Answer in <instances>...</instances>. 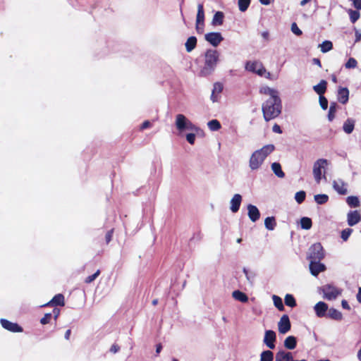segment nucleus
<instances>
[{
  "label": "nucleus",
  "mask_w": 361,
  "mask_h": 361,
  "mask_svg": "<svg viewBox=\"0 0 361 361\" xmlns=\"http://www.w3.org/2000/svg\"><path fill=\"white\" fill-rule=\"evenodd\" d=\"M251 0H238V5L240 11L245 12L250 6Z\"/></svg>",
  "instance_id": "41"
},
{
  "label": "nucleus",
  "mask_w": 361,
  "mask_h": 361,
  "mask_svg": "<svg viewBox=\"0 0 361 361\" xmlns=\"http://www.w3.org/2000/svg\"><path fill=\"white\" fill-rule=\"evenodd\" d=\"M338 104L335 102H331L330 104L327 118L329 121H332L335 118V114L336 112Z\"/></svg>",
  "instance_id": "31"
},
{
  "label": "nucleus",
  "mask_w": 361,
  "mask_h": 361,
  "mask_svg": "<svg viewBox=\"0 0 361 361\" xmlns=\"http://www.w3.org/2000/svg\"><path fill=\"white\" fill-rule=\"evenodd\" d=\"M347 183H345L342 179H338L333 181V188L339 195H346L348 192Z\"/></svg>",
  "instance_id": "13"
},
{
  "label": "nucleus",
  "mask_w": 361,
  "mask_h": 361,
  "mask_svg": "<svg viewBox=\"0 0 361 361\" xmlns=\"http://www.w3.org/2000/svg\"><path fill=\"white\" fill-rule=\"evenodd\" d=\"M300 226L302 229L309 230L312 226V219L309 217L304 216L300 219Z\"/></svg>",
  "instance_id": "37"
},
{
  "label": "nucleus",
  "mask_w": 361,
  "mask_h": 361,
  "mask_svg": "<svg viewBox=\"0 0 361 361\" xmlns=\"http://www.w3.org/2000/svg\"><path fill=\"white\" fill-rule=\"evenodd\" d=\"M120 350V346L117 344H113L110 348V352L112 353H116L119 351Z\"/></svg>",
  "instance_id": "59"
},
{
  "label": "nucleus",
  "mask_w": 361,
  "mask_h": 361,
  "mask_svg": "<svg viewBox=\"0 0 361 361\" xmlns=\"http://www.w3.org/2000/svg\"><path fill=\"white\" fill-rule=\"evenodd\" d=\"M348 13L350 16V20L353 23H355L360 18V13L358 10L349 9Z\"/></svg>",
  "instance_id": "43"
},
{
  "label": "nucleus",
  "mask_w": 361,
  "mask_h": 361,
  "mask_svg": "<svg viewBox=\"0 0 361 361\" xmlns=\"http://www.w3.org/2000/svg\"><path fill=\"white\" fill-rule=\"evenodd\" d=\"M306 193L303 190L297 192L295 195V200L298 204H302L305 200Z\"/></svg>",
  "instance_id": "45"
},
{
  "label": "nucleus",
  "mask_w": 361,
  "mask_h": 361,
  "mask_svg": "<svg viewBox=\"0 0 361 361\" xmlns=\"http://www.w3.org/2000/svg\"><path fill=\"white\" fill-rule=\"evenodd\" d=\"M204 39L212 46L216 47L224 40V37L221 32H211L205 34Z\"/></svg>",
  "instance_id": "8"
},
{
  "label": "nucleus",
  "mask_w": 361,
  "mask_h": 361,
  "mask_svg": "<svg viewBox=\"0 0 361 361\" xmlns=\"http://www.w3.org/2000/svg\"><path fill=\"white\" fill-rule=\"evenodd\" d=\"M274 353L269 350H264L260 355V361H273Z\"/></svg>",
  "instance_id": "36"
},
{
  "label": "nucleus",
  "mask_w": 361,
  "mask_h": 361,
  "mask_svg": "<svg viewBox=\"0 0 361 361\" xmlns=\"http://www.w3.org/2000/svg\"><path fill=\"white\" fill-rule=\"evenodd\" d=\"M265 228L269 231H273L276 226V219L274 216H268L264 220Z\"/></svg>",
  "instance_id": "32"
},
{
  "label": "nucleus",
  "mask_w": 361,
  "mask_h": 361,
  "mask_svg": "<svg viewBox=\"0 0 361 361\" xmlns=\"http://www.w3.org/2000/svg\"><path fill=\"white\" fill-rule=\"evenodd\" d=\"M328 161L325 159H319L317 160L313 166V174L315 180L319 183L322 179V169H324L325 166L327 165Z\"/></svg>",
  "instance_id": "7"
},
{
  "label": "nucleus",
  "mask_w": 361,
  "mask_h": 361,
  "mask_svg": "<svg viewBox=\"0 0 361 361\" xmlns=\"http://www.w3.org/2000/svg\"><path fill=\"white\" fill-rule=\"evenodd\" d=\"M272 130L273 132L276 133H279V134H281L282 133V130H281V128L279 125L275 123L273 127H272Z\"/></svg>",
  "instance_id": "58"
},
{
  "label": "nucleus",
  "mask_w": 361,
  "mask_h": 361,
  "mask_svg": "<svg viewBox=\"0 0 361 361\" xmlns=\"http://www.w3.org/2000/svg\"><path fill=\"white\" fill-rule=\"evenodd\" d=\"M220 54L216 49H209L204 53V64L200 71V75L207 77L212 74L219 61Z\"/></svg>",
  "instance_id": "2"
},
{
  "label": "nucleus",
  "mask_w": 361,
  "mask_h": 361,
  "mask_svg": "<svg viewBox=\"0 0 361 361\" xmlns=\"http://www.w3.org/2000/svg\"><path fill=\"white\" fill-rule=\"evenodd\" d=\"M276 341V334L273 330H266L264 332V336L263 339V343L269 348L274 349L276 345L275 343Z\"/></svg>",
  "instance_id": "9"
},
{
  "label": "nucleus",
  "mask_w": 361,
  "mask_h": 361,
  "mask_svg": "<svg viewBox=\"0 0 361 361\" xmlns=\"http://www.w3.org/2000/svg\"><path fill=\"white\" fill-rule=\"evenodd\" d=\"M284 303L290 307H295L297 305L294 296L291 294H286L284 298Z\"/></svg>",
  "instance_id": "38"
},
{
  "label": "nucleus",
  "mask_w": 361,
  "mask_h": 361,
  "mask_svg": "<svg viewBox=\"0 0 361 361\" xmlns=\"http://www.w3.org/2000/svg\"><path fill=\"white\" fill-rule=\"evenodd\" d=\"M175 125L180 132L195 130L197 129V127L185 115L181 114L176 116Z\"/></svg>",
  "instance_id": "4"
},
{
  "label": "nucleus",
  "mask_w": 361,
  "mask_h": 361,
  "mask_svg": "<svg viewBox=\"0 0 361 361\" xmlns=\"http://www.w3.org/2000/svg\"><path fill=\"white\" fill-rule=\"evenodd\" d=\"M265 73H266V69L263 66L262 63H260V66H258V68L257 69V71L255 72V73L259 76H262V75H264V74Z\"/></svg>",
  "instance_id": "53"
},
{
  "label": "nucleus",
  "mask_w": 361,
  "mask_h": 361,
  "mask_svg": "<svg viewBox=\"0 0 361 361\" xmlns=\"http://www.w3.org/2000/svg\"><path fill=\"white\" fill-rule=\"evenodd\" d=\"M247 211V215L252 222H256L260 218L259 210L255 205L248 204Z\"/></svg>",
  "instance_id": "16"
},
{
  "label": "nucleus",
  "mask_w": 361,
  "mask_h": 361,
  "mask_svg": "<svg viewBox=\"0 0 361 361\" xmlns=\"http://www.w3.org/2000/svg\"><path fill=\"white\" fill-rule=\"evenodd\" d=\"M197 39L195 36L189 37L185 44L188 52H191L197 46Z\"/></svg>",
  "instance_id": "24"
},
{
  "label": "nucleus",
  "mask_w": 361,
  "mask_h": 361,
  "mask_svg": "<svg viewBox=\"0 0 361 361\" xmlns=\"http://www.w3.org/2000/svg\"><path fill=\"white\" fill-rule=\"evenodd\" d=\"M196 23L202 24V25H204V10L203 4H202V3H200L197 5Z\"/></svg>",
  "instance_id": "21"
},
{
  "label": "nucleus",
  "mask_w": 361,
  "mask_h": 361,
  "mask_svg": "<svg viewBox=\"0 0 361 361\" xmlns=\"http://www.w3.org/2000/svg\"><path fill=\"white\" fill-rule=\"evenodd\" d=\"M196 30L197 33L202 34L204 32V25H202V24H197L195 26Z\"/></svg>",
  "instance_id": "64"
},
{
  "label": "nucleus",
  "mask_w": 361,
  "mask_h": 361,
  "mask_svg": "<svg viewBox=\"0 0 361 361\" xmlns=\"http://www.w3.org/2000/svg\"><path fill=\"white\" fill-rule=\"evenodd\" d=\"M329 199V196L326 194H317L314 196V200L318 204H326Z\"/></svg>",
  "instance_id": "39"
},
{
  "label": "nucleus",
  "mask_w": 361,
  "mask_h": 361,
  "mask_svg": "<svg viewBox=\"0 0 361 361\" xmlns=\"http://www.w3.org/2000/svg\"><path fill=\"white\" fill-rule=\"evenodd\" d=\"M291 31L297 36H300L302 34V30L298 27L296 23H293L291 25Z\"/></svg>",
  "instance_id": "51"
},
{
  "label": "nucleus",
  "mask_w": 361,
  "mask_h": 361,
  "mask_svg": "<svg viewBox=\"0 0 361 361\" xmlns=\"http://www.w3.org/2000/svg\"><path fill=\"white\" fill-rule=\"evenodd\" d=\"M328 310V305L322 301L318 302L314 306V311L318 317H323Z\"/></svg>",
  "instance_id": "19"
},
{
  "label": "nucleus",
  "mask_w": 361,
  "mask_h": 361,
  "mask_svg": "<svg viewBox=\"0 0 361 361\" xmlns=\"http://www.w3.org/2000/svg\"><path fill=\"white\" fill-rule=\"evenodd\" d=\"M51 313H52V316L54 317V320L56 321L57 318L59 317V316L60 314V310L55 307V308H54Z\"/></svg>",
  "instance_id": "60"
},
{
  "label": "nucleus",
  "mask_w": 361,
  "mask_h": 361,
  "mask_svg": "<svg viewBox=\"0 0 361 361\" xmlns=\"http://www.w3.org/2000/svg\"><path fill=\"white\" fill-rule=\"evenodd\" d=\"M361 221V215L358 211H350L347 215V222L350 226H353Z\"/></svg>",
  "instance_id": "14"
},
{
  "label": "nucleus",
  "mask_w": 361,
  "mask_h": 361,
  "mask_svg": "<svg viewBox=\"0 0 361 361\" xmlns=\"http://www.w3.org/2000/svg\"><path fill=\"white\" fill-rule=\"evenodd\" d=\"M355 34V43H357L361 40V30L357 29L355 27H353Z\"/></svg>",
  "instance_id": "54"
},
{
  "label": "nucleus",
  "mask_w": 361,
  "mask_h": 361,
  "mask_svg": "<svg viewBox=\"0 0 361 361\" xmlns=\"http://www.w3.org/2000/svg\"><path fill=\"white\" fill-rule=\"evenodd\" d=\"M341 306L345 310H350V307L348 301L345 300H343L341 301Z\"/></svg>",
  "instance_id": "63"
},
{
  "label": "nucleus",
  "mask_w": 361,
  "mask_h": 361,
  "mask_svg": "<svg viewBox=\"0 0 361 361\" xmlns=\"http://www.w3.org/2000/svg\"><path fill=\"white\" fill-rule=\"evenodd\" d=\"M271 169L277 177L283 178L285 176V173L283 171L281 166L279 162H274L271 164Z\"/></svg>",
  "instance_id": "29"
},
{
  "label": "nucleus",
  "mask_w": 361,
  "mask_h": 361,
  "mask_svg": "<svg viewBox=\"0 0 361 361\" xmlns=\"http://www.w3.org/2000/svg\"><path fill=\"white\" fill-rule=\"evenodd\" d=\"M327 82L325 80H322L317 85L313 86V90L319 94V96L324 95L327 89Z\"/></svg>",
  "instance_id": "20"
},
{
  "label": "nucleus",
  "mask_w": 361,
  "mask_h": 361,
  "mask_svg": "<svg viewBox=\"0 0 361 361\" xmlns=\"http://www.w3.org/2000/svg\"><path fill=\"white\" fill-rule=\"evenodd\" d=\"M321 260L310 261L309 267L310 273L314 276H317L321 272L326 270L324 264L320 262Z\"/></svg>",
  "instance_id": "12"
},
{
  "label": "nucleus",
  "mask_w": 361,
  "mask_h": 361,
  "mask_svg": "<svg viewBox=\"0 0 361 361\" xmlns=\"http://www.w3.org/2000/svg\"><path fill=\"white\" fill-rule=\"evenodd\" d=\"M258 66H260V62L258 61H247L245 68L246 71L255 73Z\"/></svg>",
  "instance_id": "33"
},
{
  "label": "nucleus",
  "mask_w": 361,
  "mask_h": 361,
  "mask_svg": "<svg viewBox=\"0 0 361 361\" xmlns=\"http://www.w3.org/2000/svg\"><path fill=\"white\" fill-rule=\"evenodd\" d=\"M275 147L272 144L267 145L261 149L255 151L249 160V166L251 170L255 171L259 169L265 159L274 151Z\"/></svg>",
  "instance_id": "3"
},
{
  "label": "nucleus",
  "mask_w": 361,
  "mask_h": 361,
  "mask_svg": "<svg viewBox=\"0 0 361 361\" xmlns=\"http://www.w3.org/2000/svg\"><path fill=\"white\" fill-rule=\"evenodd\" d=\"M195 137H196V135L195 133H188L186 135V140L190 144V145H193L195 143Z\"/></svg>",
  "instance_id": "52"
},
{
  "label": "nucleus",
  "mask_w": 361,
  "mask_h": 361,
  "mask_svg": "<svg viewBox=\"0 0 361 361\" xmlns=\"http://www.w3.org/2000/svg\"><path fill=\"white\" fill-rule=\"evenodd\" d=\"M0 323L2 327L13 333L23 332V329L18 323L11 322L6 319H1Z\"/></svg>",
  "instance_id": "10"
},
{
  "label": "nucleus",
  "mask_w": 361,
  "mask_h": 361,
  "mask_svg": "<svg viewBox=\"0 0 361 361\" xmlns=\"http://www.w3.org/2000/svg\"><path fill=\"white\" fill-rule=\"evenodd\" d=\"M327 316L334 320L341 321L343 319L342 313L335 308H330L328 310Z\"/></svg>",
  "instance_id": "28"
},
{
  "label": "nucleus",
  "mask_w": 361,
  "mask_h": 361,
  "mask_svg": "<svg viewBox=\"0 0 361 361\" xmlns=\"http://www.w3.org/2000/svg\"><path fill=\"white\" fill-rule=\"evenodd\" d=\"M202 238V234L200 232H197L193 235V236L190 238V242L193 240L199 241Z\"/></svg>",
  "instance_id": "57"
},
{
  "label": "nucleus",
  "mask_w": 361,
  "mask_h": 361,
  "mask_svg": "<svg viewBox=\"0 0 361 361\" xmlns=\"http://www.w3.org/2000/svg\"><path fill=\"white\" fill-rule=\"evenodd\" d=\"M321 51L326 53L333 49V43L331 41L325 40L321 44Z\"/></svg>",
  "instance_id": "42"
},
{
  "label": "nucleus",
  "mask_w": 361,
  "mask_h": 361,
  "mask_svg": "<svg viewBox=\"0 0 361 361\" xmlns=\"http://www.w3.org/2000/svg\"><path fill=\"white\" fill-rule=\"evenodd\" d=\"M243 271L245 275V277L247 280V281L252 285L255 281V278L256 276V274L254 272H250L247 268L244 267L243 269Z\"/></svg>",
  "instance_id": "44"
},
{
  "label": "nucleus",
  "mask_w": 361,
  "mask_h": 361,
  "mask_svg": "<svg viewBox=\"0 0 361 361\" xmlns=\"http://www.w3.org/2000/svg\"><path fill=\"white\" fill-rule=\"evenodd\" d=\"M51 303H54V306H64V296L61 293L55 295L51 300Z\"/></svg>",
  "instance_id": "30"
},
{
  "label": "nucleus",
  "mask_w": 361,
  "mask_h": 361,
  "mask_svg": "<svg viewBox=\"0 0 361 361\" xmlns=\"http://www.w3.org/2000/svg\"><path fill=\"white\" fill-rule=\"evenodd\" d=\"M355 128V121L352 118H348L343 125V130L347 134H350Z\"/></svg>",
  "instance_id": "27"
},
{
  "label": "nucleus",
  "mask_w": 361,
  "mask_h": 361,
  "mask_svg": "<svg viewBox=\"0 0 361 361\" xmlns=\"http://www.w3.org/2000/svg\"><path fill=\"white\" fill-rule=\"evenodd\" d=\"M222 90H223V86L220 82H216L214 85L213 91L220 93V92H221Z\"/></svg>",
  "instance_id": "56"
},
{
  "label": "nucleus",
  "mask_w": 361,
  "mask_h": 361,
  "mask_svg": "<svg viewBox=\"0 0 361 361\" xmlns=\"http://www.w3.org/2000/svg\"><path fill=\"white\" fill-rule=\"evenodd\" d=\"M113 233H114V229H111L109 231H107V233H106L105 240H106V243L107 244L111 242V240L112 239Z\"/></svg>",
  "instance_id": "55"
},
{
  "label": "nucleus",
  "mask_w": 361,
  "mask_h": 361,
  "mask_svg": "<svg viewBox=\"0 0 361 361\" xmlns=\"http://www.w3.org/2000/svg\"><path fill=\"white\" fill-rule=\"evenodd\" d=\"M320 290L324 295V298L328 300H335L341 293V291L332 284L322 286Z\"/></svg>",
  "instance_id": "5"
},
{
  "label": "nucleus",
  "mask_w": 361,
  "mask_h": 361,
  "mask_svg": "<svg viewBox=\"0 0 361 361\" xmlns=\"http://www.w3.org/2000/svg\"><path fill=\"white\" fill-rule=\"evenodd\" d=\"M297 345V338L294 336H288L284 341V346L288 350H293Z\"/></svg>",
  "instance_id": "22"
},
{
  "label": "nucleus",
  "mask_w": 361,
  "mask_h": 361,
  "mask_svg": "<svg viewBox=\"0 0 361 361\" xmlns=\"http://www.w3.org/2000/svg\"><path fill=\"white\" fill-rule=\"evenodd\" d=\"M352 232V228H345L341 231V238L343 239V241H347L350 235H351Z\"/></svg>",
  "instance_id": "46"
},
{
  "label": "nucleus",
  "mask_w": 361,
  "mask_h": 361,
  "mask_svg": "<svg viewBox=\"0 0 361 361\" xmlns=\"http://www.w3.org/2000/svg\"><path fill=\"white\" fill-rule=\"evenodd\" d=\"M261 94H267L269 96V98H274L279 96L278 90L271 88L269 87H262L259 90Z\"/></svg>",
  "instance_id": "25"
},
{
  "label": "nucleus",
  "mask_w": 361,
  "mask_h": 361,
  "mask_svg": "<svg viewBox=\"0 0 361 361\" xmlns=\"http://www.w3.org/2000/svg\"><path fill=\"white\" fill-rule=\"evenodd\" d=\"M233 298L238 301L241 302H247L249 300L248 296L243 292L235 290L232 293Z\"/></svg>",
  "instance_id": "23"
},
{
  "label": "nucleus",
  "mask_w": 361,
  "mask_h": 361,
  "mask_svg": "<svg viewBox=\"0 0 361 361\" xmlns=\"http://www.w3.org/2000/svg\"><path fill=\"white\" fill-rule=\"evenodd\" d=\"M100 274V270L98 269L94 274L90 275V276H88L85 280V282L86 283H92V281H94L97 278V276Z\"/></svg>",
  "instance_id": "49"
},
{
  "label": "nucleus",
  "mask_w": 361,
  "mask_h": 361,
  "mask_svg": "<svg viewBox=\"0 0 361 361\" xmlns=\"http://www.w3.org/2000/svg\"><path fill=\"white\" fill-rule=\"evenodd\" d=\"M319 102L321 108L323 110L327 109L329 102L328 99L324 95L319 96Z\"/></svg>",
  "instance_id": "47"
},
{
  "label": "nucleus",
  "mask_w": 361,
  "mask_h": 361,
  "mask_svg": "<svg viewBox=\"0 0 361 361\" xmlns=\"http://www.w3.org/2000/svg\"><path fill=\"white\" fill-rule=\"evenodd\" d=\"M346 202L349 207L353 208L358 207L360 205V200L357 196H348L346 198Z\"/></svg>",
  "instance_id": "34"
},
{
  "label": "nucleus",
  "mask_w": 361,
  "mask_h": 361,
  "mask_svg": "<svg viewBox=\"0 0 361 361\" xmlns=\"http://www.w3.org/2000/svg\"><path fill=\"white\" fill-rule=\"evenodd\" d=\"M262 111L266 121L277 118L282 111V102L280 96L267 99L262 104Z\"/></svg>",
  "instance_id": "1"
},
{
  "label": "nucleus",
  "mask_w": 361,
  "mask_h": 361,
  "mask_svg": "<svg viewBox=\"0 0 361 361\" xmlns=\"http://www.w3.org/2000/svg\"><path fill=\"white\" fill-rule=\"evenodd\" d=\"M242 202V196L240 194H235L231 200L230 209L233 213L238 212Z\"/></svg>",
  "instance_id": "17"
},
{
  "label": "nucleus",
  "mask_w": 361,
  "mask_h": 361,
  "mask_svg": "<svg viewBox=\"0 0 361 361\" xmlns=\"http://www.w3.org/2000/svg\"><path fill=\"white\" fill-rule=\"evenodd\" d=\"M279 331L281 334H285L290 330L291 324L288 315L283 314L278 323Z\"/></svg>",
  "instance_id": "11"
},
{
  "label": "nucleus",
  "mask_w": 361,
  "mask_h": 361,
  "mask_svg": "<svg viewBox=\"0 0 361 361\" xmlns=\"http://www.w3.org/2000/svg\"><path fill=\"white\" fill-rule=\"evenodd\" d=\"M208 128L212 131H217L221 128L220 122L216 119H212L207 123Z\"/></svg>",
  "instance_id": "40"
},
{
  "label": "nucleus",
  "mask_w": 361,
  "mask_h": 361,
  "mask_svg": "<svg viewBox=\"0 0 361 361\" xmlns=\"http://www.w3.org/2000/svg\"><path fill=\"white\" fill-rule=\"evenodd\" d=\"M338 101L345 104L349 100V90L347 87H339L337 93Z\"/></svg>",
  "instance_id": "15"
},
{
  "label": "nucleus",
  "mask_w": 361,
  "mask_h": 361,
  "mask_svg": "<svg viewBox=\"0 0 361 361\" xmlns=\"http://www.w3.org/2000/svg\"><path fill=\"white\" fill-rule=\"evenodd\" d=\"M52 318V313H46L44 316L40 319V323L43 325L47 324L50 322Z\"/></svg>",
  "instance_id": "50"
},
{
  "label": "nucleus",
  "mask_w": 361,
  "mask_h": 361,
  "mask_svg": "<svg viewBox=\"0 0 361 361\" xmlns=\"http://www.w3.org/2000/svg\"><path fill=\"white\" fill-rule=\"evenodd\" d=\"M353 4L357 10H361V0H353Z\"/></svg>",
  "instance_id": "61"
},
{
  "label": "nucleus",
  "mask_w": 361,
  "mask_h": 361,
  "mask_svg": "<svg viewBox=\"0 0 361 361\" xmlns=\"http://www.w3.org/2000/svg\"><path fill=\"white\" fill-rule=\"evenodd\" d=\"M150 126H151V123H150V121H148V120H147V121H145L142 123V125H141V126H140V129H141V130H145V129H146V128H149V127H150Z\"/></svg>",
  "instance_id": "62"
},
{
  "label": "nucleus",
  "mask_w": 361,
  "mask_h": 361,
  "mask_svg": "<svg viewBox=\"0 0 361 361\" xmlns=\"http://www.w3.org/2000/svg\"><path fill=\"white\" fill-rule=\"evenodd\" d=\"M357 62L354 58H349L345 64L346 68H354L357 66Z\"/></svg>",
  "instance_id": "48"
},
{
  "label": "nucleus",
  "mask_w": 361,
  "mask_h": 361,
  "mask_svg": "<svg viewBox=\"0 0 361 361\" xmlns=\"http://www.w3.org/2000/svg\"><path fill=\"white\" fill-rule=\"evenodd\" d=\"M324 257V251L321 243L313 244L309 249L308 259L310 261L322 260Z\"/></svg>",
  "instance_id": "6"
},
{
  "label": "nucleus",
  "mask_w": 361,
  "mask_h": 361,
  "mask_svg": "<svg viewBox=\"0 0 361 361\" xmlns=\"http://www.w3.org/2000/svg\"><path fill=\"white\" fill-rule=\"evenodd\" d=\"M293 357L290 352L281 350L276 354L275 361H293Z\"/></svg>",
  "instance_id": "18"
},
{
  "label": "nucleus",
  "mask_w": 361,
  "mask_h": 361,
  "mask_svg": "<svg viewBox=\"0 0 361 361\" xmlns=\"http://www.w3.org/2000/svg\"><path fill=\"white\" fill-rule=\"evenodd\" d=\"M224 13L222 11H216L212 18V25H221L224 23Z\"/></svg>",
  "instance_id": "26"
},
{
  "label": "nucleus",
  "mask_w": 361,
  "mask_h": 361,
  "mask_svg": "<svg viewBox=\"0 0 361 361\" xmlns=\"http://www.w3.org/2000/svg\"><path fill=\"white\" fill-rule=\"evenodd\" d=\"M272 300L274 306L279 310V311H283L285 310L283 300L281 298H280L278 295H272Z\"/></svg>",
  "instance_id": "35"
}]
</instances>
